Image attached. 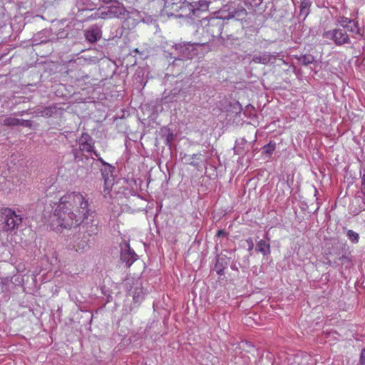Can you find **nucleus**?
<instances>
[{"mask_svg": "<svg viewBox=\"0 0 365 365\" xmlns=\"http://www.w3.org/2000/svg\"><path fill=\"white\" fill-rule=\"evenodd\" d=\"M115 170V168L111 166L110 165L104 163L103 167L101 169V174L104 182H112L114 181V175L113 172Z\"/></svg>", "mask_w": 365, "mask_h": 365, "instance_id": "nucleus-12", "label": "nucleus"}, {"mask_svg": "<svg viewBox=\"0 0 365 365\" xmlns=\"http://www.w3.org/2000/svg\"><path fill=\"white\" fill-rule=\"evenodd\" d=\"M359 363L360 365H365V349H363L361 351Z\"/></svg>", "mask_w": 365, "mask_h": 365, "instance_id": "nucleus-26", "label": "nucleus"}, {"mask_svg": "<svg viewBox=\"0 0 365 365\" xmlns=\"http://www.w3.org/2000/svg\"><path fill=\"white\" fill-rule=\"evenodd\" d=\"M19 123V118L9 116L4 119L2 124L8 127L18 126Z\"/></svg>", "mask_w": 365, "mask_h": 365, "instance_id": "nucleus-19", "label": "nucleus"}, {"mask_svg": "<svg viewBox=\"0 0 365 365\" xmlns=\"http://www.w3.org/2000/svg\"><path fill=\"white\" fill-rule=\"evenodd\" d=\"M53 185H51L50 186L49 189H52V188H53Z\"/></svg>", "mask_w": 365, "mask_h": 365, "instance_id": "nucleus-34", "label": "nucleus"}, {"mask_svg": "<svg viewBox=\"0 0 365 365\" xmlns=\"http://www.w3.org/2000/svg\"><path fill=\"white\" fill-rule=\"evenodd\" d=\"M274 150L275 143L270 142L262 148V153L270 156Z\"/></svg>", "mask_w": 365, "mask_h": 365, "instance_id": "nucleus-22", "label": "nucleus"}, {"mask_svg": "<svg viewBox=\"0 0 365 365\" xmlns=\"http://www.w3.org/2000/svg\"><path fill=\"white\" fill-rule=\"evenodd\" d=\"M53 113V109L51 107H45L43 108H38L37 110V114L43 117H50Z\"/></svg>", "mask_w": 365, "mask_h": 365, "instance_id": "nucleus-21", "label": "nucleus"}, {"mask_svg": "<svg viewBox=\"0 0 365 365\" xmlns=\"http://www.w3.org/2000/svg\"><path fill=\"white\" fill-rule=\"evenodd\" d=\"M298 60L302 65L307 66L314 61V57L310 54H304L299 56Z\"/></svg>", "mask_w": 365, "mask_h": 365, "instance_id": "nucleus-20", "label": "nucleus"}, {"mask_svg": "<svg viewBox=\"0 0 365 365\" xmlns=\"http://www.w3.org/2000/svg\"><path fill=\"white\" fill-rule=\"evenodd\" d=\"M352 21L349 20V19H344L341 21V24L342 26L345 28H349L348 24H351Z\"/></svg>", "mask_w": 365, "mask_h": 365, "instance_id": "nucleus-28", "label": "nucleus"}, {"mask_svg": "<svg viewBox=\"0 0 365 365\" xmlns=\"http://www.w3.org/2000/svg\"><path fill=\"white\" fill-rule=\"evenodd\" d=\"M182 160L184 163L196 168H200L205 162V158L200 153L192 155L185 153L183 156H182Z\"/></svg>", "mask_w": 365, "mask_h": 365, "instance_id": "nucleus-8", "label": "nucleus"}, {"mask_svg": "<svg viewBox=\"0 0 365 365\" xmlns=\"http://www.w3.org/2000/svg\"><path fill=\"white\" fill-rule=\"evenodd\" d=\"M348 30L352 32H355L356 31H358V28L355 24H353L352 26H349V28H347Z\"/></svg>", "mask_w": 365, "mask_h": 365, "instance_id": "nucleus-29", "label": "nucleus"}, {"mask_svg": "<svg viewBox=\"0 0 365 365\" xmlns=\"http://www.w3.org/2000/svg\"><path fill=\"white\" fill-rule=\"evenodd\" d=\"M108 16L110 19H119L121 16H124L126 14H128V11L123 5L108 6Z\"/></svg>", "mask_w": 365, "mask_h": 365, "instance_id": "nucleus-11", "label": "nucleus"}, {"mask_svg": "<svg viewBox=\"0 0 365 365\" xmlns=\"http://www.w3.org/2000/svg\"><path fill=\"white\" fill-rule=\"evenodd\" d=\"M135 52H138V48H136V49L135 50Z\"/></svg>", "mask_w": 365, "mask_h": 365, "instance_id": "nucleus-36", "label": "nucleus"}, {"mask_svg": "<svg viewBox=\"0 0 365 365\" xmlns=\"http://www.w3.org/2000/svg\"><path fill=\"white\" fill-rule=\"evenodd\" d=\"M247 10L244 7L240 6L235 9L232 12L229 13L228 17L235 19L236 20H243L247 17Z\"/></svg>", "mask_w": 365, "mask_h": 365, "instance_id": "nucleus-14", "label": "nucleus"}, {"mask_svg": "<svg viewBox=\"0 0 365 365\" xmlns=\"http://www.w3.org/2000/svg\"><path fill=\"white\" fill-rule=\"evenodd\" d=\"M312 3L309 0H301L299 16L304 19L309 15Z\"/></svg>", "mask_w": 365, "mask_h": 365, "instance_id": "nucleus-16", "label": "nucleus"}, {"mask_svg": "<svg viewBox=\"0 0 365 365\" xmlns=\"http://www.w3.org/2000/svg\"><path fill=\"white\" fill-rule=\"evenodd\" d=\"M98 15H99V14L96 13V14H94L91 15L90 18H91V19H100L99 17H98Z\"/></svg>", "mask_w": 365, "mask_h": 365, "instance_id": "nucleus-31", "label": "nucleus"}, {"mask_svg": "<svg viewBox=\"0 0 365 365\" xmlns=\"http://www.w3.org/2000/svg\"><path fill=\"white\" fill-rule=\"evenodd\" d=\"M19 125L25 128H31L32 126V122L29 120L19 119Z\"/></svg>", "mask_w": 365, "mask_h": 365, "instance_id": "nucleus-24", "label": "nucleus"}, {"mask_svg": "<svg viewBox=\"0 0 365 365\" xmlns=\"http://www.w3.org/2000/svg\"><path fill=\"white\" fill-rule=\"evenodd\" d=\"M275 60V57L268 53H264L261 55H255L252 58V61L256 63L268 64L269 63H273Z\"/></svg>", "mask_w": 365, "mask_h": 365, "instance_id": "nucleus-13", "label": "nucleus"}, {"mask_svg": "<svg viewBox=\"0 0 365 365\" xmlns=\"http://www.w3.org/2000/svg\"><path fill=\"white\" fill-rule=\"evenodd\" d=\"M69 246L76 252H84L89 248L88 240L84 235L81 237L78 234L70 240Z\"/></svg>", "mask_w": 365, "mask_h": 365, "instance_id": "nucleus-6", "label": "nucleus"}, {"mask_svg": "<svg viewBox=\"0 0 365 365\" xmlns=\"http://www.w3.org/2000/svg\"><path fill=\"white\" fill-rule=\"evenodd\" d=\"M361 185L362 186H361V190L362 193L364 195V199H365V184H361Z\"/></svg>", "mask_w": 365, "mask_h": 365, "instance_id": "nucleus-32", "label": "nucleus"}, {"mask_svg": "<svg viewBox=\"0 0 365 365\" xmlns=\"http://www.w3.org/2000/svg\"><path fill=\"white\" fill-rule=\"evenodd\" d=\"M192 4L195 6V12L196 16H197L200 11H207L209 6L208 2L205 0H193Z\"/></svg>", "mask_w": 365, "mask_h": 365, "instance_id": "nucleus-15", "label": "nucleus"}, {"mask_svg": "<svg viewBox=\"0 0 365 365\" xmlns=\"http://www.w3.org/2000/svg\"><path fill=\"white\" fill-rule=\"evenodd\" d=\"M347 237L354 243H357L359 242V234L351 230L347 231Z\"/></svg>", "mask_w": 365, "mask_h": 365, "instance_id": "nucleus-23", "label": "nucleus"}, {"mask_svg": "<svg viewBox=\"0 0 365 365\" xmlns=\"http://www.w3.org/2000/svg\"><path fill=\"white\" fill-rule=\"evenodd\" d=\"M86 38L89 42L93 43L99 38V34L94 29H90L86 32Z\"/></svg>", "mask_w": 365, "mask_h": 365, "instance_id": "nucleus-18", "label": "nucleus"}, {"mask_svg": "<svg viewBox=\"0 0 365 365\" xmlns=\"http://www.w3.org/2000/svg\"><path fill=\"white\" fill-rule=\"evenodd\" d=\"M88 201L79 192L62 196L54 210L53 223L57 227L70 229L79 226L89 215Z\"/></svg>", "mask_w": 365, "mask_h": 365, "instance_id": "nucleus-1", "label": "nucleus"}, {"mask_svg": "<svg viewBox=\"0 0 365 365\" xmlns=\"http://www.w3.org/2000/svg\"><path fill=\"white\" fill-rule=\"evenodd\" d=\"M246 242L248 245V251H252L254 248V241L252 237H249L246 240Z\"/></svg>", "mask_w": 365, "mask_h": 365, "instance_id": "nucleus-25", "label": "nucleus"}, {"mask_svg": "<svg viewBox=\"0 0 365 365\" xmlns=\"http://www.w3.org/2000/svg\"><path fill=\"white\" fill-rule=\"evenodd\" d=\"M324 36L332 39L338 45H344L349 43L350 40L346 32L342 29H336L332 31H326Z\"/></svg>", "mask_w": 365, "mask_h": 365, "instance_id": "nucleus-4", "label": "nucleus"}, {"mask_svg": "<svg viewBox=\"0 0 365 365\" xmlns=\"http://www.w3.org/2000/svg\"><path fill=\"white\" fill-rule=\"evenodd\" d=\"M1 214L4 216V230L5 231H14L17 230L22 222V217L15 211L9 207L2 208Z\"/></svg>", "mask_w": 365, "mask_h": 365, "instance_id": "nucleus-3", "label": "nucleus"}, {"mask_svg": "<svg viewBox=\"0 0 365 365\" xmlns=\"http://www.w3.org/2000/svg\"><path fill=\"white\" fill-rule=\"evenodd\" d=\"M120 258L126 263L128 267H130L138 259V255L131 250L129 243L126 242L124 243V248L122 247Z\"/></svg>", "mask_w": 365, "mask_h": 365, "instance_id": "nucleus-7", "label": "nucleus"}, {"mask_svg": "<svg viewBox=\"0 0 365 365\" xmlns=\"http://www.w3.org/2000/svg\"><path fill=\"white\" fill-rule=\"evenodd\" d=\"M244 143H246V141L244 139L240 140V143L239 141H237V145L243 144Z\"/></svg>", "mask_w": 365, "mask_h": 365, "instance_id": "nucleus-33", "label": "nucleus"}, {"mask_svg": "<svg viewBox=\"0 0 365 365\" xmlns=\"http://www.w3.org/2000/svg\"><path fill=\"white\" fill-rule=\"evenodd\" d=\"M79 149L81 151L91 153L93 150V140L87 133H83L78 139Z\"/></svg>", "mask_w": 365, "mask_h": 365, "instance_id": "nucleus-10", "label": "nucleus"}, {"mask_svg": "<svg viewBox=\"0 0 365 365\" xmlns=\"http://www.w3.org/2000/svg\"><path fill=\"white\" fill-rule=\"evenodd\" d=\"M192 1L188 2L186 0H165V11L168 16L176 17H188L192 15L196 16Z\"/></svg>", "mask_w": 365, "mask_h": 365, "instance_id": "nucleus-2", "label": "nucleus"}, {"mask_svg": "<svg viewBox=\"0 0 365 365\" xmlns=\"http://www.w3.org/2000/svg\"><path fill=\"white\" fill-rule=\"evenodd\" d=\"M257 250L261 252L263 255L270 254V245L266 241L261 240L257 242Z\"/></svg>", "mask_w": 365, "mask_h": 365, "instance_id": "nucleus-17", "label": "nucleus"}, {"mask_svg": "<svg viewBox=\"0 0 365 365\" xmlns=\"http://www.w3.org/2000/svg\"><path fill=\"white\" fill-rule=\"evenodd\" d=\"M175 49L179 52V60H186L192 58L197 53L192 44L190 43L175 45Z\"/></svg>", "mask_w": 365, "mask_h": 365, "instance_id": "nucleus-5", "label": "nucleus"}, {"mask_svg": "<svg viewBox=\"0 0 365 365\" xmlns=\"http://www.w3.org/2000/svg\"><path fill=\"white\" fill-rule=\"evenodd\" d=\"M94 154L96 156H98V153L96 152H94Z\"/></svg>", "mask_w": 365, "mask_h": 365, "instance_id": "nucleus-35", "label": "nucleus"}, {"mask_svg": "<svg viewBox=\"0 0 365 365\" xmlns=\"http://www.w3.org/2000/svg\"><path fill=\"white\" fill-rule=\"evenodd\" d=\"M206 31L212 37H218L222 31V22L219 19H210L206 26Z\"/></svg>", "mask_w": 365, "mask_h": 365, "instance_id": "nucleus-9", "label": "nucleus"}, {"mask_svg": "<svg viewBox=\"0 0 365 365\" xmlns=\"http://www.w3.org/2000/svg\"><path fill=\"white\" fill-rule=\"evenodd\" d=\"M225 235H226V232L224 230H218V232L217 233V237H221V236H225Z\"/></svg>", "mask_w": 365, "mask_h": 365, "instance_id": "nucleus-30", "label": "nucleus"}, {"mask_svg": "<svg viewBox=\"0 0 365 365\" xmlns=\"http://www.w3.org/2000/svg\"><path fill=\"white\" fill-rule=\"evenodd\" d=\"M98 17H99L100 19H110L108 16V10L100 13L99 15L98 16Z\"/></svg>", "mask_w": 365, "mask_h": 365, "instance_id": "nucleus-27", "label": "nucleus"}]
</instances>
